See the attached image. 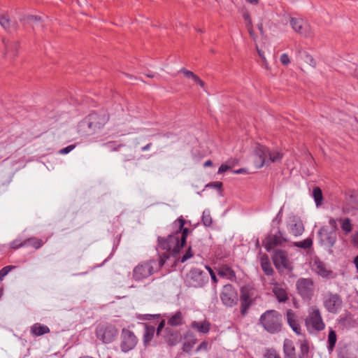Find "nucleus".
<instances>
[{
    "instance_id": "16",
    "label": "nucleus",
    "mask_w": 358,
    "mask_h": 358,
    "mask_svg": "<svg viewBox=\"0 0 358 358\" xmlns=\"http://www.w3.org/2000/svg\"><path fill=\"white\" fill-rule=\"evenodd\" d=\"M90 117V127L101 128L103 127L110 120V115L106 110H101L98 113H92Z\"/></svg>"
},
{
    "instance_id": "62",
    "label": "nucleus",
    "mask_w": 358,
    "mask_h": 358,
    "mask_svg": "<svg viewBox=\"0 0 358 358\" xmlns=\"http://www.w3.org/2000/svg\"><path fill=\"white\" fill-rule=\"evenodd\" d=\"M34 18L35 20H37V19H38V18H37V17L31 16V19H34Z\"/></svg>"
},
{
    "instance_id": "52",
    "label": "nucleus",
    "mask_w": 358,
    "mask_h": 358,
    "mask_svg": "<svg viewBox=\"0 0 358 358\" xmlns=\"http://www.w3.org/2000/svg\"><path fill=\"white\" fill-rule=\"evenodd\" d=\"M210 186H212V187H214L219 189H221L222 187V182H214L210 183Z\"/></svg>"
},
{
    "instance_id": "13",
    "label": "nucleus",
    "mask_w": 358,
    "mask_h": 358,
    "mask_svg": "<svg viewBox=\"0 0 358 358\" xmlns=\"http://www.w3.org/2000/svg\"><path fill=\"white\" fill-rule=\"evenodd\" d=\"M120 347L123 352H128L132 350L137 344L138 339L134 334L127 329H123L121 335Z\"/></svg>"
},
{
    "instance_id": "43",
    "label": "nucleus",
    "mask_w": 358,
    "mask_h": 358,
    "mask_svg": "<svg viewBox=\"0 0 358 358\" xmlns=\"http://www.w3.org/2000/svg\"><path fill=\"white\" fill-rule=\"evenodd\" d=\"M243 17L245 20V27H247V25L252 24V18H251V16L249 14V13H248V12L244 13L243 15Z\"/></svg>"
},
{
    "instance_id": "33",
    "label": "nucleus",
    "mask_w": 358,
    "mask_h": 358,
    "mask_svg": "<svg viewBox=\"0 0 358 358\" xmlns=\"http://www.w3.org/2000/svg\"><path fill=\"white\" fill-rule=\"evenodd\" d=\"M266 156H268L269 159L272 162H276L281 160L282 158L283 154L278 150H273V151H267L266 153H265Z\"/></svg>"
},
{
    "instance_id": "12",
    "label": "nucleus",
    "mask_w": 358,
    "mask_h": 358,
    "mask_svg": "<svg viewBox=\"0 0 358 358\" xmlns=\"http://www.w3.org/2000/svg\"><path fill=\"white\" fill-rule=\"evenodd\" d=\"M342 303V299L338 294L329 292L324 296V306L329 313H336L341 308Z\"/></svg>"
},
{
    "instance_id": "56",
    "label": "nucleus",
    "mask_w": 358,
    "mask_h": 358,
    "mask_svg": "<svg viewBox=\"0 0 358 358\" xmlns=\"http://www.w3.org/2000/svg\"><path fill=\"white\" fill-rule=\"evenodd\" d=\"M248 3L254 5H257L259 3V0H246Z\"/></svg>"
},
{
    "instance_id": "46",
    "label": "nucleus",
    "mask_w": 358,
    "mask_h": 358,
    "mask_svg": "<svg viewBox=\"0 0 358 358\" xmlns=\"http://www.w3.org/2000/svg\"><path fill=\"white\" fill-rule=\"evenodd\" d=\"M209 346V343L207 341H203L196 348V352L201 350H207Z\"/></svg>"
},
{
    "instance_id": "25",
    "label": "nucleus",
    "mask_w": 358,
    "mask_h": 358,
    "mask_svg": "<svg viewBox=\"0 0 358 358\" xmlns=\"http://www.w3.org/2000/svg\"><path fill=\"white\" fill-rule=\"evenodd\" d=\"M183 314L180 311L176 312L174 315L167 319V324L171 327H177L183 323Z\"/></svg>"
},
{
    "instance_id": "44",
    "label": "nucleus",
    "mask_w": 358,
    "mask_h": 358,
    "mask_svg": "<svg viewBox=\"0 0 358 358\" xmlns=\"http://www.w3.org/2000/svg\"><path fill=\"white\" fill-rule=\"evenodd\" d=\"M182 72L183 73V74H184L187 78H192V79H193L194 80H195V78L198 76H196V74H194L192 71H190L187 70V69H182Z\"/></svg>"
},
{
    "instance_id": "17",
    "label": "nucleus",
    "mask_w": 358,
    "mask_h": 358,
    "mask_svg": "<svg viewBox=\"0 0 358 358\" xmlns=\"http://www.w3.org/2000/svg\"><path fill=\"white\" fill-rule=\"evenodd\" d=\"M3 43L4 46L3 52L5 57L13 59L17 55L20 48L18 41L9 38H3Z\"/></svg>"
},
{
    "instance_id": "6",
    "label": "nucleus",
    "mask_w": 358,
    "mask_h": 358,
    "mask_svg": "<svg viewBox=\"0 0 358 358\" xmlns=\"http://www.w3.org/2000/svg\"><path fill=\"white\" fill-rule=\"evenodd\" d=\"M165 327V320H162L158 324L156 334L158 337H162L164 342L169 346H173L178 344L182 338L180 332L172 327Z\"/></svg>"
},
{
    "instance_id": "24",
    "label": "nucleus",
    "mask_w": 358,
    "mask_h": 358,
    "mask_svg": "<svg viewBox=\"0 0 358 358\" xmlns=\"http://www.w3.org/2000/svg\"><path fill=\"white\" fill-rule=\"evenodd\" d=\"M341 225V229L344 235L348 236L353 230L352 220L349 217H341L338 219Z\"/></svg>"
},
{
    "instance_id": "59",
    "label": "nucleus",
    "mask_w": 358,
    "mask_h": 358,
    "mask_svg": "<svg viewBox=\"0 0 358 358\" xmlns=\"http://www.w3.org/2000/svg\"><path fill=\"white\" fill-rule=\"evenodd\" d=\"M354 264H355V266L358 271V255L355 258Z\"/></svg>"
},
{
    "instance_id": "48",
    "label": "nucleus",
    "mask_w": 358,
    "mask_h": 358,
    "mask_svg": "<svg viewBox=\"0 0 358 358\" xmlns=\"http://www.w3.org/2000/svg\"><path fill=\"white\" fill-rule=\"evenodd\" d=\"M75 148V145H70L62 150H59V153L62 155H65L71 152Z\"/></svg>"
},
{
    "instance_id": "35",
    "label": "nucleus",
    "mask_w": 358,
    "mask_h": 358,
    "mask_svg": "<svg viewBox=\"0 0 358 358\" xmlns=\"http://www.w3.org/2000/svg\"><path fill=\"white\" fill-rule=\"evenodd\" d=\"M312 245H313V241L310 238H306L302 241L294 243L295 246H296L298 248H303V249H309L310 248H311Z\"/></svg>"
},
{
    "instance_id": "45",
    "label": "nucleus",
    "mask_w": 358,
    "mask_h": 358,
    "mask_svg": "<svg viewBox=\"0 0 358 358\" xmlns=\"http://www.w3.org/2000/svg\"><path fill=\"white\" fill-rule=\"evenodd\" d=\"M248 31L253 41H256V35L253 29V24L247 25Z\"/></svg>"
},
{
    "instance_id": "23",
    "label": "nucleus",
    "mask_w": 358,
    "mask_h": 358,
    "mask_svg": "<svg viewBox=\"0 0 358 358\" xmlns=\"http://www.w3.org/2000/svg\"><path fill=\"white\" fill-rule=\"evenodd\" d=\"M191 327L201 334H207L210 329V324L207 320L194 321L191 323Z\"/></svg>"
},
{
    "instance_id": "36",
    "label": "nucleus",
    "mask_w": 358,
    "mask_h": 358,
    "mask_svg": "<svg viewBox=\"0 0 358 358\" xmlns=\"http://www.w3.org/2000/svg\"><path fill=\"white\" fill-rule=\"evenodd\" d=\"M0 24L5 29H10L11 22L7 14L0 15Z\"/></svg>"
},
{
    "instance_id": "5",
    "label": "nucleus",
    "mask_w": 358,
    "mask_h": 358,
    "mask_svg": "<svg viewBox=\"0 0 358 358\" xmlns=\"http://www.w3.org/2000/svg\"><path fill=\"white\" fill-rule=\"evenodd\" d=\"M305 325L310 332H319L325 329L326 325L321 311L316 306H312L308 308V315L305 318Z\"/></svg>"
},
{
    "instance_id": "41",
    "label": "nucleus",
    "mask_w": 358,
    "mask_h": 358,
    "mask_svg": "<svg viewBox=\"0 0 358 358\" xmlns=\"http://www.w3.org/2000/svg\"><path fill=\"white\" fill-rule=\"evenodd\" d=\"M350 242L354 248L358 249V231H356L351 236Z\"/></svg>"
},
{
    "instance_id": "18",
    "label": "nucleus",
    "mask_w": 358,
    "mask_h": 358,
    "mask_svg": "<svg viewBox=\"0 0 358 358\" xmlns=\"http://www.w3.org/2000/svg\"><path fill=\"white\" fill-rule=\"evenodd\" d=\"M287 241L286 238L282 237L280 231L273 235L268 236L263 242L264 246L267 251H271L278 245H280Z\"/></svg>"
},
{
    "instance_id": "8",
    "label": "nucleus",
    "mask_w": 358,
    "mask_h": 358,
    "mask_svg": "<svg viewBox=\"0 0 358 358\" xmlns=\"http://www.w3.org/2000/svg\"><path fill=\"white\" fill-rule=\"evenodd\" d=\"M285 358H306L309 352V345L306 341H303L300 345V355L296 354L294 343L290 339H285L283 344Z\"/></svg>"
},
{
    "instance_id": "37",
    "label": "nucleus",
    "mask_w": 358,
    "mask_h": 358,
    "mask_svg": "<svg viewBox=\"0 0 358 358\" xmlns=\"http://www.w3.org/2000/svg\"><path fill=\"white\" fill-rule=\"evenodd\" d=\"M16 268L15 266H6L0 270V281H2L6 275L8 274L12 270Z\"/></svg>"
},
{
    "instance_id": "39",
    "label": "nucleus",
    "mask_w": 358,
    "mask_h": 358,
    "mask_svg": "<svg viewBox=\"0 0 358 358\" xmlns=\"http://www.w3.org/2000/svg\"><path fill=\"white\" fill-rule=\"evenodd\" d=\"M264 358H281L280 356L277 353L275 350L269 349L267 350Z\"/></svg>"
},
{
    "instance_id": "9",
    "label": "nucleus",
    "mask_w": 358,
    "mask_h": 358,
    "mask_svg": "<svg viewBox=\"0 0 358 358\" xmlns=\"http://www.w3.org/2000/svg\"><path fill=\"white\" fill-rule=\"evenodd\" d=\"M222 303L227 307H234L238 301V294L236 288L230 284L222 287L220 294Z\"/></svg>"
},
{
    "instance_id": "47",
    "label": "nucleus",
    "mask_w": 358,
    "mask_h": 358,
    "mask_svg": "<svg viewBox=\"0 0 358 358\" xmlns=\"http://www.w3.org/2000/svg\"><path fill=\"white\" fill-rule=\"evenodd\" d=\"M280 62L283 65H287L288 64H289L290 60L288 55L285 53L282 54L280 56Z\"/></svg>"
},
{
    "instance_id": "19",
    "label": "nucleus",
    "mask_w": 358,
    "mask_h": 358,
    "mask_svg": "<svg viewBox=\"0 0 358 358\" xmlns=\"http://www.w3.org/2000/svg\"><path fill=\"white\" fill-rule=\"evenodd\" d=\"M312 269L323 278H330L333 275V271L329 269L327 265L317 257L313 260Z\"/></svg>"
},
{
    "instance_id": "32",
    "label": "nucleus",
    "mask_w": 358,
    "mask_h": 358,
    "mask_svg": "<svg viewBox=\"0 0 358 358\" xmlns=\"http://www.w3.org/2000/svg\"><path fill=\"white\" fill-rule=\"evenodd\" d=\"M337 341L336 331L331 329L328 335V349L329 351H332L336 345Z\"/></svg>"
},
{
    "instance_id": "58",
    "label": "nucleus",
    "mask_w": 358,
    "mask_h": 358,
    "mask_svg": "<svg viewBox=\"0 0 358 358\" xmlns=\"http://www.w3.org/2000/svg\"><path fill=\"white\" fill-rule=\"evenodd\" d=\"M213 165V162L211 160H208L204 163V166H211Z\"/></svg>"
},
{
    "instance_id": "4",
    "label": "nucleus",
    "mask_w": 358,
    "mask_h": 358,
    "mask_svg": "<svg viewBox=\"0 0 358 358\" xmlns=\"http://www.w3.org/2000/svg\"><path fill=\"white\" fill-rule=\"evenodd\" d=\"M259 324L267 332L277 334L282 328V316L275 310H268L261 315Z\"/></svg>"
},
{
    "instance_id": "26",
    "label": "nucleus",
    "mask_w": 358,
    "mask_h": 358,
    "mask_svg": "<svg viewBox=\"0 0 358 358\" xmlns=\"http://www.w3.org/2000/svg\"><path fill=\"white\" fill-rule=\"evenodd\" d=\"M261 266L266 275L272 276L274 273V270L272 268L270 260L266 255H264L261 257Z\"/></svg>"
},
{
    "instance_id": "30",
    "label": "nucleus",
    "mask_w": 358,
    "mask_h": 358,
    "mask_svg": "<svg viewBox=\"0 0 358 358\" xmlns=\"http://www.w3.org/2000/svg\"><path fill=\"white\" fill-rule=\"evenodd\" d=\"M313 196L317 206H320L323 202V194L322 189L319 187H315L313 189Z\"/></svg>"
},
{
    "instance_id": "50",
    "label": "nucleus",
    "mask_w": 358,
    "mask_h": 358,
    "mask_svg": "<svg viewBox=\"0 0 358 358\" xmlns=\"http://www.w3.org/2000/svg\"><path fill=\"white\" fill-rule=\"evenodd\" d=\"M329 225L334 229H337V220L334 218H330L329 221Z\"/></svg>"
},
{
    "instance_id": "1",
    "label": "nucleus",
    "mask_w": 358,
    "mask_h": 358,
    "mask_svg": "<svg viewBox=\"0 0 358 358\" xmlns=\"http://www.w3.org/2000/svg\"><path fill=\"white\" fill-rule=\"evenodd\" d=\"M185 220L182 217H179L175 221L174 224L176 226V230L166 238H158V247L161 250H166L162 255H167L170 259L167 260V263L175 264L178 261L185 262L194 255L191 247H189L186 252L180 256V250L186 243V238L190 230L187 227H184Z\"/></svg>"
},
{
    "instance_id": "15",
    "label": "nucleus",
    "mask_w": 358,
    "mask_h": 358,
    "mask_svg": "<svg viewBox=\"0 0 358 358\" xmlns=\"http://www.w3.org/2000/svg\"><path fill=\"white\" fill-rule=\"evenodd\" d=\"M290 24L295 31L303 35L309 36L312 34L309 24L301 18H292Z\"/></svg>"
},
{
    "instance_id": "51",
    "label": "nucleus",
    "mask_w": 358,
    "mask_h": 358,
    "mask_svg": "<svg viewBox=\"0 0 358 358\" xmlns=\"http://www.w3.org/2000/svg\"><path fill=\"white\" fill-rule=\"evenodd\" d=\"M203 221L206 226H210L212 222L211 218L206 217L205 215H203Z\"/></svg>"
},
{
    "instance_id": "49",
    "label": "nucleus",
    "mask_w": 358,
    "mask_h": 358,
    "mask_svg": "<svg viewBox=\"0 0 358 358\" xmlns=\"http://www.w3.org/2000/svg\"><path fill=\"white\" fill-rule=\"evenodd\" d=\"M231 167L227 164H222L219 169H218V173H222L228 170H229Z\"/></svg>"
},
{
    "instance_id": "61",
    "label": "nucleus",
    "mask_w": 358,
    "mask_h": 358,
    "mask_svg": "<svg viewBox=\"0 0 358 358\" xmlns=\"http://www.w3.org/2000/svg\"><path fill=\"white\" fill-rule=\"evenodd\" d=\"M236 173H242V170H241V169H240V170H238V171H236Z\"/></svg>"
},
{
    "instance_id": "20",
    "label": "nucleus",
    "mask_w": 358,
    "mask_h": 358,
    "mask_svg": "<svg viewBox=\"0 0 358 358\" xmlns=\"http://www.w3.org/2000/svg\"><path fill=\"white\" fill-rule=\"evenodd\" d=\"M287 321L292 330L298 335L301 334V328L298 322L296 313L292 309L286 311Z\"/></svg>"
},
{
    "instance_id": "11",
    "label": "nucleus",
    "mask_w": 358,
    "mask_h": 358,
    "mask_svg": "<svg viewBox=\"0 0 358 358\" xmlns=\"http://www.w3.org/2000/svg\"><path fill=\"white\" fill-rule=\"evenodd\" d=\"M188 286L193 287H201L208 281V273L196 268L190 271L186 279Z\"/></svg>"
},
{
    "instance_id": "29",
    "label": "nucleus",
    "mask_w": 358,
    "mask_h": 358,
    "mask_svg": "<svg viewBox=\"0 0 358 358\" xmlns=\"http://www.w3.org/2000/svg\"><path fill=\"white\" fill-rule=\"evenodd\" d=\"M26 246H31L34 249H39L44 244V241L36 237L25 239Z\"/></svg>"
},
{
    "instance_id": "3",
    "label": "nucleus",
    "mask_w": 358,
    "mask_h": 358,
    "mask_svg": "<svg viewBox=\"0 0 358 358\" xmlns=\"http://www.w3.org/2000/svg\"><path fill=\"white\" fill-rule=\"evenodd\" d=\"M261 298L260 292L253 282H248L240 288L239 312L242 317H245L255 302Z\"/></svg>"
},
{
    "instance_id": "27",
    "label": "nucleus",
    "mask_w": 358,
    "mask_h": 358,
    "mask_svg": "<svg viewBox=\"0 0 358 358\" xmlns=\"http://www.w3.org/2000/svg\"><path fill=\"white\" fill-rule=\"evenodd\" d=\"M49 332V327L40 323H35L31 327V333L35 336H40Z\"/></svg>"
},
{
    "instance_id": "63",
    "label": "nucleus",
    "mask_w": 358,
    "mask_h": 358,
    "mask_svg": "<svg viewBox=\"0 0 358 358\" xmlns=\"http://www.w3.org/2000/svg\"><path fill=\"white\" fill-rule=\"evenodd\" d=\"M108 358H111V357H108Z\"/></svg>"
},
{
    "instance_id": "34",
    "label": "nucleus",
    "mask_w": 358,
    "mask_h": 358,
    "mask_svg": "<svg viewBox=\"0 0 358 358\" xmlns=\"http://www.w3.org/2000/svg\"><path fill=\"white\" fill-rule=\"evenodd\" d=\"M196 343L197 339L194 336H192L190 340L187 341L183 343L182 350L187 353L190 352Z\"/></svg>"
},
{
    "instance_id": "21",
    "label": "nucleus",
    "mask_w": 358,
    "mask_h": 358,
    "mask_svg": "<svg viewBox=\"0 0 358 358\" xmlns=\"http://www.w3.org/2000/svg\"><path fill=\"white\" fill-rule=\"evenodd\" d=\"M217 273L219 276L224 278L230 281L234 282L236 280L235 271L227 264L220 265L217 269Z\"/></svg>"
},
{
    "instance_id": "28",
    "label": "nucleus",
    "mask_w": 358,
    "mask_h": 358,
    "mask_svg": "<svg viewBox=\"0 0 358 358\" xmlns=\"http://www.w3.org/2000/svg\"><path fill=\"white\" fill-rule=\"evenodd\" d=\"M157 331L155 327L152 325L145 324V332L143 334V343L145 345H148L154 337Z\"/></svg>"
},
{
    "instance_id": "10",
    "label": "nucleus",
    "mask_w": 358,
    "mask_h": 358,
    "mask_svg": "<svg viewBox=\"0 0 358 358\" xmlns=\"http://www.w3.org/2000/svg\"><path fill=\"white\" fill-rule=\"evenodd\" d=\"M298 294L304 300L310 301L314 295L315 285L311 278H299L296 284Z\"/></svg>"
},
{
    "instance_id": "53",
    "label": "nucleus",
    "mask_w": 358,
    "mask_h": 358,
    "mask_svg": "<svg viewBox=\"0 0 358 358\" xmlns=\"http://www.w3.org/2000/svg\"><path fill=\"white\" fill-rule=\"evenodd\" d=\"M256 48H257V50L259 56L262 59L264 62H266V59H265V57L264 55V52L259 49L257 45H256Z\"/></svg>"
},
{
    "instance_id": "60",
    "label": "nucleus",
    "mask_w": 358,
    "mask_h": 358,
    "mask_svg": "<svg viewBox=\"0 0 358 358\" xmlns=\"http://www.w3.org/2000/svg\"><path fill=\"white\" fill-rule=\"evenodd\" d=\"M264 162H265V159H264V158H263V159H262V164H261V166H263V164H264Z\"/></svg>"
},
{
    "instance_id": "7",
    "label": "nucleus",
    "mask_w": 358,
    "mask_h": 358,
    "mask_svg": "<svg viewBox=\"0 0 358 358\" xmlns=\"http://www.w3.org/2000/svg\"><path fill=\"white\" fill-rule=\"evenodd\" d=\"M116 327L108 323H100L96 327V336L103 343H110L117 336Z\"/></svg>"
},
{
    "instance_id": "40",
    "label": "nucleus",
    "mask_w": 358,
    "mask_h": 358,
    "mask_svg": "<svg viewBox=\"0 0 358 358\" xmlns=\"http://www.w3.org/2000/svg\"><path fill=\"white\" fill-rule=\"evenodd\" d=\"M206 269L208 271V273L210 274L212 281L214 284H217L218 282L217 278L215 275V273L213 271V270L208 266H205Z\"/></svg>"
},
{
    "instance_id": "57",
    "label": "nucleus",
    "mask_w": 358,
    "mask_h": 358,
    "mask_svg": "<svg viewBox=\"0 0 358 358\" xmlns=\"http://www.w3.org/2000/svg\"><path fill=\"white\" fill-rule=\"evenodd\" d=\"M275 282H277L274 278L272 277L271 279H269V285L275 287Z\"/></svg>"
},
{
    "instance_id": "14",
    "label": "nucleus",
    "mask_w": 358,
    "mask_h": 358,
    "mask_svg": "<svg viewBox=\"0 0 358 358\" xmlns=\"http://www.w3.org/2000/svg\"><path fill=\"white\" fill-rule=\"evenodd\" d=\"M273 262L277 269L284 268L289 271L292 269V266L285 250H276L273 256Z\"/></svg>"
},
{
    "instance_id": "22",
    "label": "nucleus",
    "mask_w": 358,
    "mask_h": 358,
    "mask_svg": "<svg viewBox=\"0 0 358 358\" xmlns=\"http://www.w3.org/2000/svg\"><path fill=\"white\" fill-rule=\"evenodd\" d=\"M272 292L280 303H285L289 299L286 289L280 283L275 282V287H273Z\"/></svg>"
},
{
    "instance_id": "54",
    "label": "nucleus",
    "mask_w": 358,
    "mask_h": 358,
    "mask_svg": "<svg viewBox=\"0 0 358 358\" xmlns=\"http://www.w3.org/2000/svg\"><path fill=\"white\" fill-rule=\"evenodd\" d=\"M194 81H195L196 83H198V84H199L201 87H204V85H205L204 82H203L202 80H201V79L199 78V76H197V77L195 78Z\"/></svg>"
},
{
    "instance_id": "42",
    "label": "nucleus",
    "mask_w": 358,
    "mask_h": 358,
    "mask_svg": "<svg viewBox=\"0 0 358 358\" xmlns=\"http://www.w3.org/2000/svg\"><path fill=\"white\" fill-rule=\"evenodd\" d=\"M160 317V315H150V314H145V315H140L138 317L139 319L141 320H152V319H159Z\"/></svg>"
},
{
    "instance_id": "38",
    "label": "nucleus",
    "mask_w": 358,
    "mask_h": 358,
    "mask_svg": "<svg viewBox=\"0 0 358 358\" xmlns=\"http://www.w3.org/2000/svg\"><path fill=\"white\" fill-rule=\"evenodd\" d=\"M26 246L25 240L20 241V240H14L10 243V248L13 250H17L20 248Z\"/></svg>"
},
{
    "instance_id": "55",
    "label": "nucleus",
    "mask_w": 358,
    "mask_h": 358,
    "mask_svg": "<svg viewBox=\"0 0 358 358\" xmlns=\"http://www.w3.org/2000/svg\"><path fill=\"white\" fill-rule=\"evenodd\" d=\"M258 29L261 33L262 35H264V27H263V24L262 23H260L258 24Z\"/></svg>"
},
{
    "instance_id": "31",
    "label": "nucleus",
    "mask_w": 358,
    "mask_h": 358,
    "mask_svg": "<svg viewBox=\"0 0 358 358\" xmlns=\"http://www.w3.org/2000/svg\"><path fill=\"white\" fill-rule=\"evenodd\" d=\"M290 233L295 236H298L302 234L304 231V227L301 222L292 224L289 228Z\"/></svg>"
},
{
    "instance_id": "2",
    "label": "nucleus",
    "mask_w": 358,
    "mask_h": 358,
    "mask_svg": "<svg viewBox=\"0 0 358 358\" xmlns=\"http://www.w3.org/2000/svg\"><path fill=\"white\" fill-rule=\"evenodd\" d=\"M170 257L167 255H159L158 259H150L138 264L133 270V278L135 280H144L155 272L167 263Z\"/></svg>"
}]
</instances>
